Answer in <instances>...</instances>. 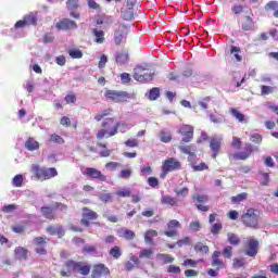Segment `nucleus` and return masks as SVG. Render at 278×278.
Instances as JSON below:
<instances>
[{
    "mask_svg": "<svg viewBox=\"0 0 278 278\" xmlns=\"http://www.w3.org/2000/svg\"><path fill=\"white\" fill-rule=\"evenodd\" d=\"M65 268L66 270H61V277H71V273H78L79 275H84L85 277L87 275H90V265L88 263L84 262H76L73 260L65 262Z\"/></svg>",
    "mask_w": 278,
    "mask_h": 278,
    "instance_id": "obj_1",
    "label": "nucleus"
},
{
    "mask_svg": "<svg viewBox=\"0 0 278 278\" xmlns=\"http://www.w3.org/2000/svg\"><path fill=\"white\" fill-rule=\"evenodd\" d=\"M261 212L257 208H248L241 215V223L249 229H260Z\"/></svg>",
    "mask_w": 278,
    "mask_h": 278,
    "instance_id": "obj_2",
    "label": "nucleus"
},
{
    "mask_svg": "<svg viewBox=\"0 0 278 278\" xmlns=\"http://www.w3.org/2000/svg\"><path fill=\"white\" fill-rule=\"evenodd\" d=\"M30 173H33L39 181H47L53 179V177H58V169H55V167H40L38 164L31 165Z\"/></svg>",
    "mask_w": 278,
    "mask_h": 278,
    "instance_id": "obj_3",
    "label": "nucleus"
},
{
    "mask_svg": "<svg viewBox=\"0 0 278 278\" xmlns=\"http://www.w3.org/2000/svg\"><path fill=\"white\" fill-rule=\"evenodd\" d=\"M59 210V212H63V214H66L68 212V205L55 202L53 206H41L40 212L43 216V218H47L48 220H55L58 218V215H55V211Z\"/></svg>",
    "mask_w": 278,
    "mask_h": 278,
    "instance_id": "obj_4",
    "label": "nucleus"
},
{
    "mask_svg": "<svg viewBox=\"0 0 278 278\" xmlns=\"http://www.w3.org/2000/svg\"><path fill=\"white\" fill-rule=\"evenodd\" d=\"M104 99L112 103H127L129 99H132V96L127 91L106 89L104 92Z\"/></svg>",
    "mask_w": 278,
    "mask_h": 278,
    "instance_id": "obj_5",
    "label": "nucleus"
},
{
    "mask_svg": "<svg viewBox=\"0 0 278 278\" xmlns=\"http://www.w3.org/2000/svg\"><path fill=\"white\" fill-rule=\"evenodd\" d=\"M153 73L147 72V68L138 65L134 68V79L140 84H147V81H153Z\"/></svg>",
    "mask_w": 278,
    "mask_h": 278,
    "instance_id": "obj_6",
    "label": "nucleus"
},
{
    "mask_svg": "<svg viewBox=\"0 0 278 278\" xmlns=\"http://www.w3.org/2000/svg\"><path fill=\"white\" fill-rule=\"evenodd\" d=\"M260 251V241L253 237H250L244 244V255L248 257H257Z\"/></svg>",
    "mask_w": 278,
    "mask_h": 278,
    "instance_id": "obj_7",
    "label": "nucleus"
},
{
    "mask_svg": "<svg viewBox=\"0 0 278 278\" xmlns=\"http://www.w3.org/2000/svg\"><path fill=\"white\" fill-rule=\"evenodd\" d=\"M175 170H181V162H179L177 159L169 157L163 162L162 177H165V175H168V173H173Z\"/></svg>",
    "mask_w": 278,
    "mask_h": 278,
    "instance_id": "obj_8",
    "label": "nucleus"
},
{
    "mask_svg": "<svg viewBox=\"0 0 278 278\" xmlns=\"http://www.w3.org/2000/svg\"><path fill=\"white\" fill-rule=\"evenodd\" d=\"M255 151V147L251 143H247L243 148V151L236 152L235 154L229 155V160H236V161H244L249 160L251 155H253V152Z\"/></svg>",
    "mask_w": 278,
    "mask_h": 278,
    "instance_id": "obj_9",
    "label": "nucleus"
},
{
    "mask_svg": "<svg viewBox=\"0 0 278 278\" xmlns=\"http://www.w3.org/2000/svg\"><path fill=\"white\" fill-rule=\"evenodd\" d=\"M255 151V147L251 143H247L243 148V151L236 152L235 154L229 155V160H236V161H244L249 160L251 155H253V152Z\"/></svg>",
    "mask_w": 278,
    "mask_h": 278,
    "instance_id": "obj_10",
    "label": "nucleus"
},
{
    "mask_svg": "<svg viewBox=\"0 0 278 278\" xmlns=\"http://www.w3.org/2000/svg\"><path fill=\"white\" fill-rule=\"evenodd\" d=\"M177 229H181V223L177 219H172L167 223V230L164 231V236H167V238H177L179 236Z\"/></svg>",
    "mask_w": 278,
    "mask_h": 278,
    "instance_id": "obj_11",
    "label": "nucleus"
},
{
    "mask_svg": "<svg viewBox=\"0 0 278 278\" xmlns=\"http://www.w3.org/2000/svg\"><path fill=\"white\" fill-rule=\"evenodd\" d=\"M119 127H127V124L125 123H116L112 129L110 131L105 130V129H100L98 130L97 135H96V138L98 140H103V138H105V135L108 134V137L109 138H112V136H116V134H118V128Z\"/></svg>",
    "mask_w": 278,
    "mask_h": 278,
    "instance_id": "obj_12",
    "label": "nucleus"
},
{
    "mask_svg": "<svg viewBox=\"0 0 278 278\" xmlns=\"http://www.w3.org/2000/svg\"><path fill=\"white\" fill-rule=\"evenodd\" d=\"M178 134L182 136V142H192V138H194V127L192 125H182L178 129Z\"/></svg>",
    "mask_w": 278,
    "mask_h": 278,
    "instance_id": "obj_13",
    "label": "nucleus"
},
{
    "mask_svg": "<svg viewBox=\"0 0 278 278\" xmlns=\"http://www.w3.org/2000/svg\"><path fill=\"white\" fill-rule=\"evenodd\" d=\"M192 201L195 203V207L200 212H210V206L203 205L210 201V198L205 194H193Z\"/></svg>",
    "mask_w": 278,
    "mask_h": 278,
    "instance_id": "obj_14",
    "label": "nucleus"
},
{
    "mask_svg": "<svg viewBox=\"0 0 278 278\" xmlns=\"http://www.w3.org/2000/svg\"><path fill=\"white\" fill-rule=\"evenodd\" d=\"M88 179H98V181H108V177L101 170L94 167H87L83 173Z\"/></svg>",
    "mask_w": 278,
    "mask_h": 278,
    "instance_id": "obj_15",
    "label": "nucleus"
},
{
    "mask_svg": "<svg viewBox=\"0 0 278 278\" xmlns=\"http://www.w3.org/2000/svg\"><path fill=\"white\" fill-rule=\"evenodd\" d=\"M110 275V268L105 266V264L100 263L93 265L91 277L92 278H101V277H108Z\"/></svg>",
    "mask_w": 278,
    "mask_h": 278,
    "instance_id": "obj_16",
    "label": "nucleus"
},
{
    "mask_svg": "<svg viewBox=\"0 0 278 278\" xmlns=\"http://www.w3.org/2000/svg\"><path fill=\"white\" fill-rule=\"evenodd\" d=\"M55 28L62 31H71V29H77V23L73 20L62 18L55 24Z\"/></svg>",
    "mask_w": 278,
    "mask_h": 278,
    "instance_id": "obj_17",
    "label": "nucleus"
},
{
    "mask_svg": "<svg viewBox=\"0 0 278 278\" xmlns=\"http://www.w3.org/2000/svg\"><path fill=\"white\" fill-rule=\"evenodd\" d=\"M222 255H223V252L220 251H214L212 254L211 266L216 270H223V268H227V265H225V262L220 260Z\"/></svg>",
    "mask_w": 278,
    "mask_h": 278,
    "instance_id": "obj_18",
    "label": "nucleus"
},
{
    "mask_svg": "<svg viewBox=\"0 0 278 278\" xmlns=\"http://www.w3.org/2000/svg\"><path fill=\"white\" fill-rule=\"evenodd\" d=\"M210 149L212 151L213 160H216L220 155V149H223V141L218 138H212L210 140Z\"/></svg>",
    "mask_w": 278,
    "mask_h": 278,
    "instance_id": "obj_19",
    "label": "nucleus"
},
{
    "mask_svg": "<svg viewBox=\"0 0 278 278\" xmlns=\"http://www.w3.org/2000/svg\"><path fill=\"white\" fill-rule=\"evenodd\" d=\"M46 231L49 236H58L59 238H64L66 233L62 225H50L46 228Z\"/></svg>",
    "mask_w": 278,
    "mask_h": 278,
    "instance_id": "obj_20",
    "label": "nucleus"
},
{
    "mask_svg": "<svg viewBox=\"0 0 278 278\" xmlns=\"http://www.w3.org/2000/svg\"><path fill=\"white\" fill-rule=\"evenodd\" d=\"M115 62L121 64V66H123V64H127L129 62V51L127 49L117 51L115 54Z\"/></svg>",
    "mask_w": 278,
    "mask_h": 278,
    "instance_id": "obj_21",
    "label": "nucleus"
},
{
    "mask_svg": "<svg viewBox=\"0 0 278 278\" xmlns=\"http://www.w3.org/2000/svg\"><path fill=\"white\" fill-rule=\"evenodd\" d=\"M240 27L242 31H253V27H255L253 17L245 15L240 23Z\"/></svg>",
    "mask_w": 278,
    "mask_h": 278,
    "instance_id": "obj_22",
    "label": "nucleus"
},
{
    "mask_svg": "<svg viewBox=\"0 0 278 278\" xmlns=\"http://www.w3.org/2000/svg\"><path fill=\"white\" fill-rule=\"evenodd\" d=\"M28 255H29V250H27L26 248L17 247L14 249L15 260L27 262V260H29Z\"/></svg>",
    "mask_w": 278,
    "mask_h": 278,
    "instance_id": "obj_23",
    "label": "nucleus"
},
{
    "mask_svg": "<svg viewBox=\"0 0 278 278\" xmlns=\"http://www.w3.org/2000/svg\"><path fill=\"white\" fill-rule=\"evenodd\" d=\"M127 38V31H125L124 29H115L114 30V42L116 45V47H121V45H123V40H126Z\"/></svg>",
    "mask_w": 278,
    "mask_h": 278,
    "instance_id": "obj_24",
    "label": "nucleus"
},
{
    "mask_svg": "<svg viewBox=\"0 0 278 278\" xmlns=\"http://www.w3.org/2000/svg\"><path fill=\"white\" fill-rule=\"evenodd\" d=\"M161 203L163 205H169V207H178L179 201H177L176 198H173L172 195H163L161 199Z\"/></svg>",
    "mask_w": 278,
    "mask_h": 278,
    "instance_id": "obj_25",
    "label": "nucleus"
},
{
    "mask_svg": "<svg viewBox=\"0 0 278 278\" xmlns=\"http://www.w3.org/2000/svg\"><path fill=\"white\" fill-rule=\"evenodd\" d=\"M119 238H124V240H134L136 238V232L134 230L127 229V228H121L117 231Z\"/></svg>",
    "mask_w": 278,
    "mask_h": 278,
    "instance_id": "obj_26",
    "label": "nucleus"
},
{
    "mask_svg": "<svg viewBox=\"0 0 278 278\" xmlns=\"http://www.w3.org/2000/svg\"><path fill=\"white\" fill-rule=\"evenodd\" d=\"M178 150L182 152L185 155H189L190 157H197V149L193 146H178Z\"/></svg>",
    "mask_w": 278,
    "mask_h": 278,
    "instance_id": "obj_27",
    "label": "nucleus"
},
{
    "mask_svg": "<svg viewBox=\"0 0 278 278\" xmlns=\"http://www.w3.org/2000/svg\"><path fill=\"white\" fill-rule=\"evenodd\" d=\"M109 255L113 260H121L123 257V248L118 245H114L109 250Z\"/></svg>",
    "mask_w": 278,
    "mask_h": 278,
    "instance_id": "obj_28",
    "label": "nucleus"
},
{
    "mask_svg": "<svg viewBox=\"0 0 278 278\" xmlns=\"http://www.w3.org/2000/svg\"><path fill=\"white\" fill-rule=\"evenodd\" d=\"M26 23V27L38 25V16L35 13H28L23 17Z\"/></svg>",
    "mask_w": 278,
    "mask_h": 278,
    "instance_id": "obj_29",
    "label": "nucleus"
},
{
    "mask_svg": "<svg viewBox=\"0 0 278 278\" xmlns=\"http://www.w3.org/2000/svg\"><path fill=\"white\" fill-rule=\"evenodd\" d=\"M83 218H87L88 220H97V218H99V214L85 206L83 207Z\"/></svg>",
    "mask_w": 278,
    "mask_h": 278,
    "instance_id": "obj_30",
    "label": "nucleus"
},
{
    "mask_svg": "<svg viewBox=\"0 0 278 278\" xmlns=\"http://www.w3.org/2000/svg\"><path fill=\"white\" fill-rule=\"evenodd\" d=\"M159 138L161 142H164V144H168L173 140V134L167 129H162L159 132Z\"/></svg>",
    "mask_w": 278,
    "mask_h": 278,
    "instance_id": "obj_31",
    "label": "nucleus"
},
{
    "mask_svg": "<svg viewBox=\"0 0 278 278\" xmlns=\"http://www.w3.org/2000/svg\"><path fill=\"white\" fill-rule=\"evenodd\" d=\"M25 148L27 151H38L40 149V143L36 139L29 137L25 142Z\"/></svg>",
    "mask_w": 278,
    "mask_h": 278,
    "instance_id": "obj_32",
    "label": "nucleus"
},
{
    "mask_svg": "<svg viewBox=\"0 0 278 278\" xmlns=\"http://www.w3.org/2000/svg\"><path fill=\"white\" fill-rule=\"evenodd\" d=\"M156 260H159L161 264H173V262H175V257L173 255L162 253L156 254Z\"/></svg>",
    "mask_w": 278,
    "mask_h": 278,
    "instance_id": "obj_33",
    "label": "nucleus"
},
{
    "mask_svg": "<svg viewBox=\"0 0 278 278\" xmlns=\"http://www.w3.org/2000/svg\"><path fill=\"white\" fill-rule=\"evenodd\" d=\"M92 34L96 37V42L98 45H103V42H105V33L103 30H99L97 28H93Z\"/></svg>",
    "mask_w": 278,
    "mask_h": 278,
    "instance_id": "obj_34",
    "label": "nucleus"
},
{
    "mask_svg": "<svg viewBox=\"0 0 278 278\" xmlns=\"http://www.w3.org/2000/svg\"><path fill=\"white\" fill-rule=\"evenodd\" d=\"M227 240L231 247H239L240 245V237L233 232L227 233Z\"/></svg>",
    "mask_w": 278,
    "mask_h": 278,
    "instance_id": "obj_35",
    "label": "nucleus"
},
{
    "mask_svg": "<svg viewBox=\"0 0 278 278\" xmlns=\"http://www.w3.org/2000/svg\"><path fill=\"white\" fill-rule=\"evenodd\" d=\"M229 112L231 116H233V118H236L239 123H244V121H247V117L244 116V114L238 111V109L230 108Z\"/></svg>",
    "mask_w": 278,
    "mask_h": 278,
    "instance_id": "obj_36",
    "label": "nucleus"
},
{
    "mask_svg": "<svg viewBox=\"0 0 278 278\" xmlns=\"http://www.w3.org/2000/svg\"><path fill=\"white\" fill-rule=\"evenodd\" d=\"M153 238H157V230H147L144 233V241L147 244H153Z\"/></svg>",
    "mask_w": 278,
    "mask_h": 278,
    "instance_id": "obj_37",
    "label": "nucleus"
},
{
    "mask_svg": "<svg viewBox=\"0 0 278 278\" xmlns=\"http://www.w3.org/2000/svg\"><path fill=\"white\" fill-rule=\"evenodd\" d=\"M195 253H202V255H207L210 253V247L199 242L194 245Z\"/></svg>",
    "mask_w": 278,
    "mask_h": 278,
    "instance_id": "obj_38",
    "label": "nucleus"
},
{
    "mask_svg": "<svg viewBox=\"0 0 278 278\" xmlns=\"http://www.w3.org/2000/svg\"><path fill=\"white\" fill-rule=\"evenodd\" d=\"M68 55L73 60H81L84 58V52H81L79 49H71L68 50Z\"/></svg>",
    "mask_w": 278,
    "mask_h": 278,
    "instance_id": "obj_39",
    "label": "nucleus"
},
{
    "mask_svg": "<svg viewBox=\"0 0 278 278\" xmlns=\"http://www.w3.org/2000/svg\"><path fill=\"white\" fill-rule=\"evenodd\" d=\"M148 98L150 101H157L160 99V88L154 87L150 89Z\"/></svg>",
    "mask_w": 278,
    "mask_h": 278,
    "instance_id": "obj_40",
    "label": "nucleus"
},
{
    "mask_svg": "<svg viewBox=\"0 0 278 278\" xmlns=\"http://www.w3.org/2000/svg\"><path fill=\"white\" fill-rule=\"evenodd\" d=\"M249 199V193L248 192H242L239 193L235 197L231 198L232 203H242V201H247Z\"/></svg>",
    "mask_w": 278,
    "mask_h": 278,
    "instance_id": "obj_41",
    "label": "nucleus"
},
{
    "mask_svg": "<svg viewBox=\"0 0 278 278\" xmlns=\"http://www.w3.org/2000/svg\"><path fill=\"white\" fill-rule=\"evenodd\" d=\"M190 244H192V239H190V237H185L176 242V247H179V249L182 247H190Z\"/></svg>",
    "mask_w": 278,
    "mask_h": 278,
    "instance_id": "obj_42",
    "label": "nucleus"
},
{
    "mask_svg": "<svg viewBox=\"0 0 278 278\" xmlns=\"http://www.w3.org/2000/svg\"><path fill=\"white\" fill-rule=\"evenodd\" d=\"M99 201L102 203H112V201H114V195H112V193H101L99 195Z\"/></svg>",
    "mask_w": 278,
    "mask_h": 278,
    "instance_id": "obj_43",
    "label": "nucleus"
},
{
    "mask_svg": "<svg viewBox=\"0 0 278 278\" xmlns=\"http://www.w3.org/2000/svg\"><path fill=\"white\" fill-rule=\"evenodd\" d=\"M233 255V247L227 245L223 249V256L226 257V260H231Z\"/></svg>",
    "mask_w": 278,
    "mask_h": 278,
    "instance_id": "obj_44",
    "label": "nucleus"
},
{
    "mask_svg": "<svg viewBox=\"0 0 278 278\" xmlns=\"http://www.w3.org/2000/svg\"><path fill=\"white\" fill-rule=\"evenodd\" d=\"M12 185L14 186V188H21L23 186V175L17 174L16 176H14V178L12 179Z\"/></svg>",
    "mask_w": 278,
    "mask_h": 278,
    "instance_id": "obj_45",
    "label": "nucleus"
},
{
    "mask_svg": "<svg viewBox=\"0 0 278 278\" xmlns=\"http://www.w3.org/2000/svg\"><path fill=\"white\" fill-rule=\"evenodd\" d=\"M222 230H223L222 223L213 224L211 227V233H213V236H218V233H220Z\"/></svg>",
    "mask_w": 278,
    "mask_h": 278,
    "instance_id": "obj_46",
    "label": "nucleus"
},
{
    "mask_svg": "<svg viewBox=\"0 0 278 278\" xmlns=\"http://www.w3.org/2000/svg\"><path fill=\"white\" fill-rule=\"evenodd\" d=\"M189 229L190 231H193L197 233V231H201V222L199 220H193L189 224Z\"/></svg>",
    "mask_w": 278,
    "mask_h": 278,
    "instance_id": "obj_47",
    "label": "nucleus"
},
{
    "mask_svg": "<svg viewBox=\"0 0 278 278\" xmlns=\"http://www.w3.org/2000/svg\"><path fill=\"white\" fill-rule=\"evenodd\" d=\"M151 255H153V250L151 249H144L139 253L140 260L146 257L147 260H151Z\"/></svg>",
    "mask_w": 278,
    "mask_h": 278,
    "instance_id": "obj_48",
    "label": "nucleus"
},
{
    "mask_svg": "<svg viewBox=\"0 0 278 278\" xmlns=\"http://www.w3.org/2000/svg\"><path fill=\"white\" fill-rule=\"evenodd\" d=\"M35 247H42L47 244V237H36L33 239Z\"/></svg>",
    "mask_w": 278,
    "mask_h": 278,
    "instance_id": "obj_49",
    "label": "nucleus"
},
{
    "mask_svg": "<svg viewBox=\"0 0 278 278\" xmlns=\"http://www.w3.org/2000/svg\"><path fill=\"white\" fill-rule=\"evenodd\" d=\"M50 140H51V142H55V144H64V138H62L58 134H52L50 136Z\"/></svg>",
    "mask_w": 278,
    "mask_h": 278,
    "instance_id": "obj_50",
    "label": "nucleus"
},
{
    "mask_svg": "<svg viewBox=\"0 0 278 278\" xmlns=\"http://www.w3.org/2000/svg\"><path fill=\"white\" fill-rule=\"evenodd\" d=\"M116 195L122 199L129 198L131 197V191L129 189H122L116 191Z\"/></svg>",
    "mask_w": 278,
    "mask_h": 278,
    "instance_id": "obj_51",
    "label": "nucleus"
},
{
    "mask_svg": "<svg viewBox=\"0 0 278 278\" xmlns=\"http://www.w3.org/2000/svg\"><path fill=\"white\" fill-rule=\"evenodd\" d=\"M188 192H190L188 187L175 190L176 197H181L182 199H186V197H188Z\"/></svg>",
    "mask_w": 278,
    "mask_h": 278,
    "instance_id": "obj_52",
    "label": "nucleus"
},
{
    "mask_svg": "<svg viewBox=\"0 0 278 278\" xmlns=\"http://www.w3.org/2000/svg\"><path fill=\"white\" fill-rule=\"evenodd\" d=\"M64 101L67 103V104H71V103H76L77 101V96L73 92L71 93H67L64 98Z\"/></svg>",
    "mask_w": 278,
    "mask_h": 278,
    "instance_id": "obj_53",
    "label": "nucleus"
},
{
    "mask_svg": "<svg viewBox=\"0 0 278 278\" xmlns=\"http://www.w3.org/2000/svg\"><path fill=\"white\" fill-rule=\"evenodd\" d=\"M167 273L173 275H179V273H181V267L177 265H169L167 267Z\"/></svg>",
    "mask_w": 278,
    "mask_h": 278,
    "instance_id": "obj_54",
    "label": "nucleus"
},
{
    "mask_svg": "<svg viewBox=\"0 0 278 278\" xmlns=\"http://www.w3.org/2000/svg\"><path fill=\"white\" fill-rule=\"evenodd\" d=\"M103 129L108 130L110 127H114V118L110 117L102 122Z\"/></svg>",
    "mask_w": 278,
    "mask_h": 278,
    "instance_id": "obj_55",
    "label": "nucleus"
},
{
    "mask_svg": "<svg viewBox=\"0 0 278 278\" xmlns=\"http://www.w3.org/2000/svg\"><path fill=\"white\" fill-rule=\"evenodd\" d=\"M122 16L124 21H134V11L129 9L128 11H123Z\"/></svg>",
    "mask_w": 278,
    "mask_h": 278,
    "instance_id": "obj_56",
    "label": "nucleus"
},
{
    "mask_svg": "<svg viewBox=\"0 0 278 278\" xmlns=\"http://www.w3.org/2000/svg\"><path fill=\"white\" fill-rule=\"evenodd\" d=\"M230 53H235V58L237 62H242V56L238 53H240V48L236 46H231Z\"/></svg>",
    "mask_w": 278,
    "mask_h": 278,
    "instance_id": "obj_57",
    "label": "nucleus"
},
{
    "mask_svg": "<svg viewBox=\"0 0 278 278\" xmlns=\"http://www.w3.org/2000/svg\"><path fill=\"white\" fill-rule=\"evenodd\" d=\"M251 142H254L255 144H262V135L260 134H252L250 136Z\"/></svg>",
    "mask_w": 278,
    "mask_h": 278,
    "instance_id": "obj_58",
    "label": "nucleus"
},
{
    "mask_svg": "<svg viewBox=\"0 0 278 278\" xmlns=\"http://www.w3.org/2000/svg\"><path fill=\"white\" fill-rule=\"evenodd\" d=\"M244 264V258H233L232 268H242Z\"/></svg>",
    "mask_w": 278,
    "mask_h": 278,
    "instance_id": "obj_59",
    "label": "nucleus"
},
{
    "mask_svg": "<svg viewBox=\"0 0 278 278\" xmlns=\"http://www.w3.org/2000/svg\"><path fill=\"white\" fill-rule=\"evenodd\" d=\"M118 177L119 179H129L131 177V169H122Z\"/></svg>",
    "mask_w": 278,
    "mask_h": 278,
    "instance_id": "obj_60",
    "label": "nucleus"
},
{
    "mask_svg": "<svg viewBox=\"0 0 278 278\" xmlns=\"http://www.w3.org/2000/svg\"><path fill=\"white\" fill-rule=\"evenodd\" d=\"M193 170L195 172H201V170H207V168H210V166H207V164H205L204 162L200 163L199 165H192Z\"/></svg>",
    "mask_w": 278,
    "mask_h": 278,
    "instance_id": "obj_61",
    "label": "nucleus"
},
{
    "mask_svg": "<svg viewBox=\"0 0 278 278\" xmlns=\"http://www.w3.org/2000/svg\"><path fill=\"white\" fill-rule=\"evenodd\" d=\"M121 166V163L118 162H109L105 164V168H109V170H116Z\"/></svg>",
    "mask_w": 278,
    "mask_h": 278,
    "instance_id": "obj_62",
    "label": "nucleus"
},
{
    "mask_svg": "<svg viewBox=\"0 0 278 278\" xmlns=\"http://www.w3.org/2000/svg\"><path fill=\"white\" fill-rule=\"evenodd\" d=\"M265 10H274V12L276 10H278V2L277 1H269L266 5H265Z\"/></svg>",
    "mask_w": 278,
    "mask_h": 278,
    "instance_id": "obj_63",
    "label": "nucleus"
},
{
    "mask_svg": "<svg viewBox=\"0 0 278 278\" xmlns=\"http://www.w3.org/2000/svg\"><path fill=\"white\" fill-rule=\"evenodd\" d=\"M83 253L97 254V247L96 245H86V247L83 248Z\"/></svg>",
    "mask_w": 278,
    "mask_h": 278,
    "instance_id": "obj_64",
    "label": "nucleus"
}]
</instances>
